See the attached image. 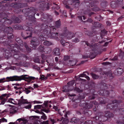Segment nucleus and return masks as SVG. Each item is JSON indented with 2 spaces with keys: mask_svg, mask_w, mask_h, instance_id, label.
<instances>
[{
  "mask_svg": "<svg viewBox=\"0 0 124 124\" xmlns=\"http://www.w3.org/2000/svg\"><path fill=\"white\" fill-rule=\"evenodd\" d=\"M1 43L7 46V49L3 48H1L0 49L1 52H4L3 54H4L5 57L7 59L11 56H13L16 59L21 60L22 57L27 59V56L25 54H20L19 52V50L23 52L24 49L21 48L16 43L13 44L12 39H11V42L8 40L1 41L0 43Z\"/></svg>",
  "mask_w": 124,
  "mask_h": 124,
  "instance_id": "nucleus-1",
  "label": "nucleus"
},
{
  "mask_svg": "<svg viewBox=\"0 0 124 124\" xmlns=\"http://www.w3.org/2000/svg\"><path fill=\"white\" fill-rule=\"evenodd\" d=\"M5 16L8 17V15L5 13H1L0 15V33L3 35L0 37V43L1 41L6 39V41L8 40L11 42L14 37L12 32L13 29L11 27H5L4 24L7 23L8 24H11L12 21L10 19H8ZM0 35L1 34H0Z\"/></svg>",
  "mask_w": 124,
  "mask_h": 124,
  "instance_id": "nucleus-2",
  "label": "nucleus"
},
{
  "mask_svg": "<svg viewBox=\"0 0 124 124\" xmlns=\"http://www.w3.org/2000/svg\"><path fill=\"white\" fill-rule=\"evenodd\" d=\"M60 20V19L55 22L54 26H52L51 25L48 26V25L45 23L42 24L41 25H42V29L44 30L45 33L47 35H48L52 31L56 32V30L57 31H59L58 29L61 28V22Z\"/></svg>",
  "mask_w": 124,
  "mask_h": 124,
  "instance_id": "nucleus-3",
  "label": "nucleus"
},
{
  "mask_svg": "<svg viewBox=\"0 0 124 124\" xmlns=\"http://www.w3.org/2000/svg\"><path fill=\"white\" fill-rule=\"evenodd\" d=\"M97 114L98 116L93 117V118L94 121L98 124H103L101 122L105 121L108 118H112L113 116V114L108 111L105 112L104 116L103 113L102 112H99Z\"/></svg>",
  "mask_w": 124,
  "mask_h": 124,
  "instance_id": "nucleus-4",
  "label": "nucleus"
},
{
  "mask_svg": "<svg viewBox=\"0 0 124 124\" xmlns=\"http://www.w3.org/2000/svg\"><path fill=\"white\" fill-rule=\"evenodd\" d=\"M89 102H85V103H83V106L84 107L82 108L80 111H77V113L78 115H81L83 114L84 115L87 116L90 115L92 114L91 112L89 109L91 108L93 106V104L96 105L97 104V103L95 101H91L90 103L89 104Z\"/></svg>",
  "mask_w": 124,
  "mask_h": 124,
  "instance_id": "nucleus-5",
  "label": "nucleus"
},
{
  "mask_svg": "<svg viewBox=\"0 0 124 124\" xmlns=\"http://www.w3.org/2000/svg\"><path fill=\"white\" fill-rule=\"evenodd\" d=\"M37 8L33 7H30L28 8H24L22 10V12L24 14V15L26 17V19L29 18V20L31 21L34 23L36 21L34 19H36L35 17V15L36 12L38 11Z\"/></svg>",
  "mask_w": 124,
  "mask_h": 124,
  "instance_id": "nucleus-6",
  "label": "nucleus"
},
{
  "mask_svg": "<svg viewBox=\"0 0 124 124\" xmlns=\"http://www.w3.org/2000/svg\"><path fill=\"white\" fill-rule=\"evenodd\" d=\"M63 32L62 34H60L61 38H62L60 41L61 44L63 46H65L66 45L69 46L70 45V42H67L64 40L65 38H67L68 39H70L73 37V34L71 32H69L67 30L66 27L63 30Z\"/></svg>",
  "mask_w": 124,
  "mask_h": 124,
  "instance_id": "nucleus-7",
  "label": "nucleus"
},
{
  "mask_svg": "<svg viewBox=\"0 0 124 124\" xmlns=\"http://www.w3.org/2000/svg\"><path fill=\"white\" fill-rule=\"evenodd\" d=\"M36 79V78L34 77L29 76L27 75H22L20 76H15L7 77L6 81H20L22 80H27L28 82H31V80Z\"/></svg>",
  "mask_w": 124,
  "mask_h": 124,
  "instance_id": "nucleus-8",
  "label": "nucleus"
},
{
  "mask_svg": "<svg viewBox=\"0 0 124 124\" xmlns=\"http://www.w3.org/2000/svg\"><path fill=\"white\" fill-rule=\"evenodd\" d=\"M105 42L104 41H102L99 42L98 43H94L93 45L94 46L92 47L91 48L92 50V51L91 52L90 54L89 57L91 59H93L98 54H100L102 52L101 49V47L102 46L100 44L101 43H102Z\"/></svg>",
  "mask_w": 124,
  "mask_h": 124,
  "instance_id": "nucleus-9",
  "label": "nucleus"
},
{
  "mask_svg": "<svg viewBox=\"0 0 124 124\" xmlns=\"http://www.w3.org/2000/svg\"><path fill=\"white\" fill-rule=\"evenodd\" d=\"M42 25H41L40 26L41 30H39L38 31V32H39L41 33L42 34L43 37L46 38V36L48 37L49 35L51 34L52 38H54L57 40H60V39L59 38H60L61 39H62V38H61V36H60V34H62V33H60L59 31H57L56 30V32L52 31L48 35H47L45 33V32L44 31V30L42 29Z\"/></svg>",
  "mask_w": 124,
  "mask_h": 124,
  "instance_id": "nucleus-10",
  "label": "nucleus"
},
{
  "mask_svg": "<svg viewBox=\"0 0 124 124\" xmlns=\"http://www.w3.org/2000/svg\"><path fill=\"white\" fill-rule=\"evenodd\" d=\"M46 38L43 37L42 34H41L38 39H33L31 41V47L33 49H35L43 41L45 40Z\"/></svg>",
  "mask_w": 124,
  "mask_h": 124,
  "instance_id": "nucleus-11",
  "label": "nucleus"
},
{
  "mask_svg": "<svg viewBox=\"0 0 124 124\" xmlns=\"http://www.w3.org/2000/svg\"><path fill=\"white\" fill-rule=\"evenodd\" d=\"M101 85L103 86V87H104V90H100L98 92V94L103 96L106 97L109 96V92L108 91L105 90V89H108V88L111 89L113 88L114 87L110 85H106V84L104 83L103 81L101 82Z\"/></svg>",
  "mask_w": 124,
  "mask_h": 124,
  "instance_id": "nucleus-12",
  "label": "nucleus"
},
{
  "mask_svg": "<svg viewBox=\"0 0 124 124\" xmlns=\"http://www.w3.org/2000/svg\"><path fill=\"white\" fill-rule=\"evenodd\" d=\"M79 0H64L63 1V3L65 5V7L67 8H70V5H72L74 8L77 7L79 5Z\"/></svg>",
  "mask_w": 124,
  "mask_h": 124,
  "instance_id": "nucleus-13",
  "label": "nucleus"
},
{
  "mask_svg": "<svg viewBox=\"0 0 124 124\" xmlns=\"http://www.w3.org/2000/svg\"><path fill=\"white\" fill-rule=\"evenodd\" d=\"M122 102V101L115 100L112 101V103L109 104L106 106V108L110 109L117 110L118 104Z\"/></svg>",
  "mask_w": 124,
  "mask_h": 124,
  "instance_id": "nucleus-14",
  "label": "nucleus"
},
{
  "mask_svg": "<svg viewBox=\"0 0 124 124\" xmlns=\"http://www.w3.org/2000/svg\"><path fill=\"white\" fill-rule=\"evenodd\" d=\"M85 94L82 93L79 94L78 98L74 100V102L73 104V106L74 108H76L78 106V103L81 102V101H84L85 97Z\"/></svg>",
  "mask_w": 124,
  "mask_h": 124,
  "instance_id": "nucleus-15",
  "label": "nucleus"
},
{
  "mask_svg": "<svg viewBox=\"0 0 124 124\" xmlns=\"http://www.w3.org/2000/svg\"><path fill=\"white\" fill-rule=\"evenodd\" d=\"M87 1H91L90 3H89V7L90 6L92 7H94V8H92V10L94 11H97L100 10V9L97 6L99 3V2L97 0H86Z\"/></svg>",
  "mask_w": 124,
  "mask_h": 124,
  "instance_id": "nucleus-16",
  "label": "nucleus"
},
{
  "mask_svg": "<svg viewBox=\"0 0 124 124\" xmlns=\"http://www.w3.org/2000/svg\"><path fill=\"white\" fill-rule=\"evenodd\" d=\"M11 95L10 93L7 94L5 93L2 94L0 96V100H1V103L0 105H3L7 101L8 98Z\"/></svg>",
  "mask_w": 124,
  "mask_h": 124,
  "instance_id": "nucleus-17",
  "label": "nucleus"
},
{
  "mask_svg": "<svg viewBox=\"0 0 124 124\" xmlns=\"http://www.w3.org/2000/svg\"><path fill=\"white\" fill-rule=\"evenodd\" d=\"M32 33L31 31H24L22 32L21 35L24 39H26L28 38H31Z\"/></svg>",
  "mask_w": 124,
  "mask_h": 124,
  "instance_id": "nucleus-18",
  "label": "nucleus"
},
{
  "mask_svg": "<svg viewBox=\"0 0 124 124\" xmlns=\"http://www.w3.org/2000/svg\"><path fill=\"white\" fill-rule=\"evenodd\" d=\"M117 2L115 1H112L110 3L111 7L112 8H115L119 5H123V0H117Z\"/></svg>",
  "mask_w": 124,
  "mask_h": 124,
  "instance_id": "nucleus-19",
  "label": "nucleus"
},
{
  "mask_svg": "<svg viewBox=\"0 0 124 124\" xmlns=\"http://www.w3.org/2000/svg\"><path fill=\"white\" fill-rule=\"evenodd\" d=\"M39 9L42 10H48L49 8V4L48 3H45L43 2L40 4L39 5Z\"/></svg>",
  "mask_w": 124,
  "mask_h": 124,
  "instance_id": "nucleus-20",
  "label": "nucleus"
},
{
  "mask_svg": "<svg viewBox=\"0 0 124 124\" xmlns=\"http://www.w3.org/2000/svg\"><path fill=\"white\" fill-rule=\"evenodd\" d=\"M89 90L90 93H92V95L89 96V99L91 100L94 99L96 97L95 96L96 95L94 94L95 91V89H90Z\"/></svg>",
  "mask_w": 124,
  "mask_h": 124,
  "instance_id": "nucleus-21",
  "label": "nucleus"
},
{
  "mask_svg": "<svg viewBox=\"0 0 124 124\" xmlns=\"http://www.w3.org/2000/svg\"><path fill=\"white\" fill-rule=\"evenodd\" d=\"M81 44L85 46L86 45L87 46H88L90 48L94 46V45H93L94 43H92L91 44H90L86 41H83L81 42Z\"/></svg>",
  "mask_w": 124,
  "mask_h": 124,
  "instance_id": "nucleus-22",
  "label": "nucleus"
},
{
  "mask_svg": "<svg viewBox=\"0 0 124 124\" xmlns=\"http://www.w3.org/2000/svg\"><path fill=\"white\" fill-rule=\"evenodd\" d=\"M23 29L25 30V31H31L32 32V33L33 32H36L35 31H34V29L32 27L27 26L25 25L23 26Z\"/></svg>",
  "mask_w": 124,
  "mask_h": 124,
  "instance_id": "nucleus-23",
  "label": "nucleus"
},
{
  "mask_svg": "<svg viewBox=\"0 0 124 124\" xmlns=\"http://www.w3.org/2000/svg\"><path fill=\"white\" fill-rule=\"evenodd\" d=\"M62 91L63 92H68L72 90L70 88V86L68 85H66L63 86Z\"/></svg>",
  "mask_w": 124,
  "mask_h": 124,
  "instance_id": "nucleus-24",
  "label": "nucleus"
},
{
  "mask_svg": "<svg viewBox=\"0 0 124 124\" xmlns=\"http://www.w3.org/2000/svg\"><path fill=\"white\" fill-rule=\"evenodd\" d=\"M11 19L15 23H19L21 22V20L18 17L15 16H12Z\"/></svg>",
  "mask_w": 124,
  "mask_h": 124,
  "instance_id": "nucleus-25",
  "label": "nucleus"
},
{
  "mask_svg": "<svg viewBox=\"0 0 124 124\" xmlns=\"http://www.w3.org/2000/svg\"><path fill=\"white\" fill-rule=\"evenodd\" d=\"M70 122L73 124H78L79 123V120L76 118L73 117L70 120Z\"/></svg>",
  "mask_w": 124,
  "mask_h": 124,
  "instance_id": "nucleus-26",
  "label": "nucleus"
},
{
  "mask_svg": "<svg viewBox=\"0 0 124 124\" xmlns=\"http://www.w3.org/2000/svg\"><path fill=\"white\" fill-rule=\"evenodd\" d=\"M53 52L55 55L59 56L60 54V50L58 47H56L54 49Z\"/></svg>",
  "mask_w": 124,
  "mask_h": 124,
  "instance_id": "nucleus-27",
  "label": "nucleus"
},
{
  "mask_svg": "<svg viewBox=\"0 0 124 124\" xmlns=\"http://www.w3.org/2000/svg\"><path fill=\"white\" fill-rule=\"evenodd\" d=\"M24 46L26 48L27 52L28 53H30L31 51V48H30L27 44V43L24 42Z\"/></svg>",
  "mask_w": 124,
  "mask_h": 124,
  "instance_id": "nucleus-28",
  "label": "nucleus"
},
{
  "mask_svg": "<svg viewBox=\"0 0 124 124\" xmlns=\"http://www.w3.org/2000/svg\"><path fill=\"white\" fill-rule=\"evenodd\" d=\"M106 98L105 99V98L103 97H101L99 98V103L101 104H105L106 102Z\"/></svg>",
  "mask_w": 124,
  "mask_h": 124,
  "instance_id": "nucleus-29",
  "label": "nucleus"
},
{
  "mask_svg": "<svg viewBox=\"0 0 124 124\" xmlns=\"http://www.w3.org/2000/svg\"><path fill=\"white\" fill-rule=\"evenodd\" d=\"M97 33V32L94 31V32H87L85 33V34L90 36H93L94 35H95Z\"/></svg>",
  "mask_w": 124,
  "mask_h": 124,
  "instance_id": "nucleus-30",
  "label": "nucleus"
},
{
  "mask_svg": "<svg viewBox=\"0 0 124 124\" xmlns=\"http://www.w3.org/2000/svg\"><path fill=\"white\" fill-rule=\"evenodd\" d=\"M107 31L105 29L101 31L100 34L101 37L102 39L103 38V36L107 34Z\"/></svg>",
  "mask_w": 124,
  "mask_h": 124,
  "instance_id": "nucleus-31",
  "label": "nucleus"
},
{
  "mask_svg": "<svg viewBox=\"0 0 124 124\" xmlns=\"http://www.w3.org/2000/svg\"><path fill=\"white\" fill-rule=\"evenodd\" d=\"M19 103L21 104H28L30 103L28 102L27 99H22L19 100Z\"/></svg>",
  "mask_w": 124,
  "mask_h": 124,
  "instance_id": "nucleus-32",
  "label": "nucleus"
},
{
  "mask_svg": "<svg viewBox=\"0 0 124 124\" xmlns=\"http://www.w3.org/2000/svg\"><path fill=\"white\" fill-rule=\"evenodd\" d=\"M14 29L17 30H21L23 29V26L21 25H14L13 27Z\"/></svg>",
  "mask_w": 124,
  "mask_h": 124,
  "instance_id": "nucleus-33",
  "label": "nucleus"
},
{
  "mask_svg": "<svg viewBox=\"0 0 124 124\" xmlns=\"http://www.w3.org/2000/svg\"><path fill=\"white\" fill-rule=\"evenodd\" d=\"M90 74L92 76L93 79L94 80L98 79L100 77L99 76L93 73H91Z\"/></svg>",
  "mask_w": 124,
  "mask_h": 124,
  "instance_id": "nucleus-34",
  "label": "nucleus"
},
{
  "mask_svg": "<svg viewBox=\"0 0 124 124\" xmlns=\"http://www.w3.org/2000/svg\"><path fill=\"white\" fill-rule=\"evenodd\" d=\"M104 73L107 76L110 78H113V77L112 76V74L111 73V71L108 72H104Z\"/></svg>",
  "mask_w": 124,
  "mask_h": 124,
  "instance_id": "nucleus-35",
  "label": "nucleus"
},
{
  "mask_svg": "<svg viewBox=\"0 0 124 124\" xmlns=\"http://www.w3.org/2000/svg\"><path fill=\"white\" fill-rule=\"evenodd\" d=\"M108 3L105 1H103L101 3V5L102 8H104L108 5Z\"/></svg>",
  "mask_w": 124,
  "mask_h": 124,
  "instance_id": "nucleus-36",
  "label": "nucleus"
},
{
  "mask_svg": "<svg viewBox=\"0 0 124 124\" xmlns=\"http://www.w3.org/2000/svg\"><path fill=\"white\" fill-rule=\"evenodd\" d=\"M95 28L97 27L101 28V24L98 22H94L93 24Z\"/></svg>",
  "mask_w": 124,
  "mask_h": 124,
  "instance_id": "nucleus-37",
  "label": "nucleus"
},
{
  "mask_svg": "<svg viewBox=\"0 0 124 124\" xmlns=\"http://www.w3.org/2000/svg\"><path fill=\"white\" fill-rule=\"evenodd\" d=\"M39 51L40 52L45 51L44 46L42 45H40L38 48Z\"/></svg>",
  "mask_w": 124,
  "mask_h": 124,
  "instance_id": "nucleus-38",
  "label": "nucleus"
},
{
  "mask_svg": "<svg viewBox=\"0 0 124 124\" xmlns=\"http://www.w3.org/2000/svg\"><path fill=\"white\" fill-rule=\"evenodd\" d=\"M75 83V81L73 80L68 83H67V85H68L70 86V88L71 86H72Z\"/></svg>",
  "mask_w": 124,
  "mask_h": 124,
  "instance_id": "nucleus-39",
  "label": "nucleus"
},
{
  "mask_svg": "<svg viewBox=\"0 0 124 124\" xmlns=\"http://www.w3.org/2000/svg\"><path fill=\"white\" fill-rule=\"evenodd\" d=\"M53 4L54 6L52 7L53 9H58L60 8V7L55 3H54Z\"/></svg>",
  "mask_w": 124,
  "mask_h": 124,
  "instance_id": "nucleus-40",
  "label": "nucleus"
},
{
  "mask_svg": "<svg viewBox=\"0 0 124 124\" xmlns=\"http://www.w3.org/2000/svg\"><path fill=\"white\" fill-rule=\"evenodd\" d=\"M43 43L44 45L47 46H49L52 44L49 41H45Z\"/></svg>",
  "mask_w": 124,
  "mask_h": 124,
  "instance_id": "nucleus-41",
  "label": "nucleus"
},
{
  "mask_svg": "<svg viewBox=\"0 0 124 124\" xmlns=\"http://www.w3.org/2000/svg\"><path fill=\"white\" fill-rule=\"evenodd\" d=\"M34 61L35 63H41V61H40V59L38 58H35L34 59Z\"/></svg>",
  "mask_w": 124,
  "mask_h": 124,
  "instance_id": "nucleus-42",
  "label": "nucleus"
},
{
  "mask_svg": "<svg viewBox=\"0 0 124 124\" xmlns=\"http://www.w3.org/2000/svg\"><path fill=\"white\" fill-rule=\"evenodd\" d=\"M41 57L42 60H41L42 63H43L45 62V55L44 54H42L41 55Z\"/></svg>",
  "mask_w": 124,
  "mask_h": 124,
  "instance_id": "nucleus-43",
  "label": "nucleus"
},
{
  "mask_svg": "<svg viewBox=\"0 0 124 124\" xmlns=\"http://www.w3.org/2000/svg\"><path fill=\"white\" fill-rule=\"evenodd\" d=\"M69 121L68 119L66 118H64L62 121V123L63 124H67Z\"/></svg>",
  "mask_w": 124,
  "mask_h": 124,
  "instance_id": "nucleus-44",
  "label": "nucleus"
},
{
  "mask_svg": "<svg viewBox=\"0 0 124 124\" xmlns=\"http://www.w3.org/2000/svg\"><path fill=\"white\" fill-rule=\"evenodd\" d=\"M48 103V101H45L44 103L42 105H43L42 106V108H45V107H47Z\"/></svg>",
  "mask_w": 124,
  "mask_h": 124,
  "instance_id": "nucleus-45",
  "label": "nucleus"
},
{
  "mask_svg": "<svg viewBox=\"0 0 124 124\" xmlns=\"http://www.w3.org/2000/svg\"><path fill=\"white\" fill-rule=\"evenodd\" d=\"M16 111L15 110V109L13 108H11L10 111V114H13L16 113Z\"/></svg>",
  "mask_w": 124,
  "mask_h": 124,
  "instance_id": "nucleus-46",
  "label": "nucleus"
},
{
  "mask_svg": "<svg viewBox=\"0 0 124 124\" xmlns=\"http://www.w3.org/2000/svg\"><path fill=\"white\" fill-rule=\"evenodd\" d=\"M116 123L117 124H124V120L122 119L121 120H117Z\"/></svg>",
  "mask_w": 124,
  "mask_h": 124,
  "instance_id": "nucleus-47",
  "label": "nucleus"
},
{
  "mask_svg": "<svg viewBox=\"0 0 124 124\" xmlns=\"http://www.w3.org/2000/svg\"><path fill=\"white\" fill-rule=\"evenodd\" d=\"M42 105H38L34 106V109H37L41 108V107L42 108Z\"/></svg>",
  "mask_w": 124,
  "mask_h": 124,
  "instance_id": "nucleus-48",
  "label": "nucleus"
},
{
  "mask_svg": "<svg viewBox=\"0 0 124 124\" xmlns=\"http://www.w3.org/2000/svg\"><path fill=\"white\" fill-rule=\"evenodd\" d=\"M120 114L121 115H124V108H121L119 109Z\"/></svg>",
  "mask_w": 124,
  "mask_h": 124,
  "instance_id": "nucleus-49",
  "label": "nucleus"
},
{
  "mask_svg": "<svg viewBox=\"0 0 124 124\" xmlns=\"http://www.w3.org/2000/svg\"><path fill=\"white\" fill-rule=\"evenodd\" d=\"M25 89V87L23 88L21 87H20L19 90V92L20 94L23 91H24Z\"/></svg>",
  "mask_w": 124,
  "mask_h": 124,
  "instance_id": "nucleus-50",
  "label": "nucleus"
},
{
  "mask_svg": "<svg viewBox=\"0 0 124 124\" xmlns=\"http://www.w3.org/2000/svg\"><path fill=\"white\" fill-rule=\"evenodd\" d=\"M17 43L21 46H23L24 45V43H23V41L21 39L18 41V42H17Z\"/></svg>",
  "mask_w": 124,
  "mask_h": 124,
  "instance_id": "nucleus-51",
  "label": "nucleus"
},
{
  "mask_svg": "<svg viewBox=\"0 0 124 124\" xmlns=\"http://www.w3.org/2000/svg\"><path fill=\"white\" fill-rule=\"evenodd\" d=\"M75 90L78 93L81 92H83V90L80 89L76 87L75 88Z\"/></svg>",
  "mask_w": 124,
  "mask_h": 124,
  "instance_id": "nucleus-52",
  "label": "nucleus"
},
{
  "mask_svg": "<svg viewBox=\"0 0 124 124\" xmlns=\"http://www.w3.org/2000/svg\"><path fill=\"white\" fill-rule=\"evenodd\" d=\"M70 57L69 55H65L64 57V61H67L70 59Z\"/></svg>",
  "mask_w": 124,
  "mask_h": 124,
  "instance_id": "nucleus-53",
  "label": "nucleus"
},
{
  "mask_svg": "<svg viewBox=\"0 0 124 124\" xmlns=\"http://www.w3.org/2000/svg\"><path fill=\"white\" fill-rule=\"evenodd\" d=\"M84 124H93V122L91 120H87L85 122Z\"/></svg>",
  "mask_w": 124,
  "mask_h": 124,
  "instance_id": "nucleus-54",
  "label": "nucleus"
},
{
  "mask_svg": "<svg viewBox=\"0 0 124 124\" xmlns=\"http://www.w3.org/2000/svg\"><path fill=\"white\" fill-rule=\"evenodd\" d=\"M7 120L4 118H1L0 119V122H7Z\"/></svg>",
  "mask_w": 124,
  "mask_h": 124,
  "instance_id": "nucleus-55",
  "label": "nucleus"
},
{
  "mask_svg": "<svg viewBox=\"0 0 124 124\" xmlns=\"http://www.w3.org/2000/svg\"><path fill=\"white\" fill-rule=\"evenodd\" d=\"M41 110L44 112H46V113H49L50 112V111L48 109H46L45 108H43L41 109Z\"/></svg>",
  "mask_w": 124,
  "mask_h": 124,
  "instance_id": "nucleus-56",
  "label": "nucleus"
},
{
  "mask_svg": "<svg viewBox=\"0 0 124 124\" xmlns=\"http://www.w3.org/2000/svg\"><path fill=\"white\" fill-rule=\"evenodd\" d=\"M25 89L24 92L26 94H28L31 91L30 90H29L28 89L26 88H25V89Z\"/></svg>",
  "mask_w": 124,
  "mask_h": 124,
  "instance_id": "nucleus-57",
  "label": "nucleus"
},
{
  "mask_svg": "<svg viewBox=\"0 0 124 124\" xmlns=\"http://www.w3.org/2000/svg\"><path fill=\"white\" fill-rule=\"evenodd\" d=\"M50 121L51 122L52 124H54V123H56V120H55L54 119H52V118H50Z\"/></svg>",
  "mask_w": 124,
  "mask_h": 124,
  "instance_id": "nucleus-58",
  "label": "nucleus"
},
{
  "mask_svg": "<svg viewBox=\"0 0 124 124\" xmlns=\"http://www.w3.org/2000/svg\"><path fill=\"white\" fill-rule=\"evenodd\" d=\"M31 104H30L27 106H25L24 108L26 109H30L31 108Z\"/></svg>",
  "mask_w": 124,
  "mask_h": 124,
  "instance_id": "nucleus-59",
  "label": "nucleus"
},
{
  "mask_svg": "<svg viewBox=\"0 0 124 124\" xmlns=\"http://www.w3.org/2000/svg\"><path fill=\"white\" fill-rule=\"evenodd\" d=\"M47 116H46L45 114L42 115L41 117V118L43 119L44 120H45L47 119Z\"/></svg>",
  "mask_w": 124,
  "mask_h": 124,
  "instance_id": "nucleus-60",
  "label": "nucleus"
},
{
  "mask_svg": "<svg viewBox=\"0 0 124 124\" xmlns=\"http://www.w3.org/2000/svg\"><path fill=\"white\" fill-rule=\"evenodd\" d=\"M40 78L41 79L44 80H46L47 79V78H46V76L45 77L44 75H41Z\"/></svg>",
  "mask_w": 124,
  "mask_h": 124,
  "instance_id": "nucleus-61",
  "label": "nucleus"
},
{
  "mask_svg": "<svg viewBox=\"0 0 124 124\" xmlns=\"http://www.w3.org/2000/svg\"><path fill=\"white\" fill-rule=\"evenodd\" d=\"M21 11V10L19 9L16 10L15 9L14 10V12L15 13H18L19 12H20Z\"/></svg>",
  "mask_w": 124,
  "mask_h": 124,
  "instance_id": "nucleus-62",
  "label": "nucleus"
},
{
  "mask_svg": "<svg viewBox=\"0 0 124 124\" xmlns=\"http://www.w3.org/2000/svg\"><path fill=\"white\" fill-rule=\"evenodd\" d=\"M14 101V100L13 99L11 98L9 99L8 101L11 103H13L12 101Z\"/></svg>",
  "mask_w": 124,
  "mask_h": 124,
  "instance_id": "nucleus-63",
  "label": "nucleus"
},
{
  "mask_svg": "<svg viewBox=\"0 0 124 124\" xmlns=\"http://www.w3.org/2000/svg\"><path fill=\"white\" fill-rule=\"evenodd\" d=\"M87 21L90 23H92L93 22V20L91 18H88Z\"/></svg>",
  "mask_w": 124,
  "mask_h": 124,
  "instance_id": "nucleus-64",
  "label": "nucleus"
}]
</instances>
